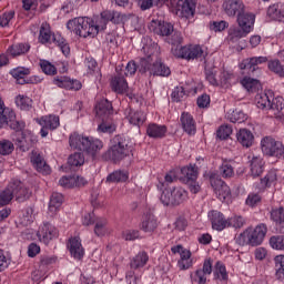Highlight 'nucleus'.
<instances>
[{"mask_svg": "<svg viewBox=\"0 0 284 284\" xmlns=\"http://www.w3.org/2000/svg\"><path fill=\"white\" fill-rule=\"evenodd\" d=\"M103 141L99 138L85 136L79 133H73L72 136V148H73V158L72 165L73 168H81L85 163V155L90 156L92 161L101 154L103 150ZM85 154V155H84Z\"/></svg>", "mask_w": 284, "mask_h": 284, "instance_id": "obj_1", "label": "nucleus"}, {"mask_svg": "<svg viewBox=\"0 0 284 284\" xmlns=\"http://www.w3.org/2000/svg\"><path fill=\"white\" fill-rule=\"evenodd\" d=\"M267 236V224L260 223L256 226L246 227L237 237L240 245H248L250 247H258L263 245V241Z\"/></svg>", "mask_w": 284, "mask_h": 284, "instance_id": "obj_2", "label": "nucleus"}, {"mask_svg": "<svg viewBox=\"0 0 284 284\" xmlns=\"http://www.w3.org/2000/svg\"><path fill=\"white\" fill-rule=\"evenodd\" d=\"M126 156H130V146L125 142V138L121 135L113 136L110 148L103 154V159L112 163H121Z\"/></svg>", "mask_w": 284, "mask_h": 284, "instance_id": "obj_3", "label": "nucleus"}, {"mask_svg": "<svg viewBox=\"0 0 284 284\" xmlns=\"http://www.w3.org/2000/svg\"><path fill=\"white\" fill-rule=\"evenodd\" d=\"M160 201L166 207H179L190 201V193L182 186L165 189L160 196Z\"/></svg>", "mask_w": 284, "mask_h": 284, "instance_id": "obj_4", "label": "nucleus"}, {"mask_svg": "<svg viewBox=\"0 0 284 284\" xmlns=\"http://www.w3.org/2000/svg\"><path fill=\"white\" fill-rule=\"evenodd\" d=\"M23 199L28 196V189L19 180H11V183L0 192V207H6L12 203V199Z\"/></svg>", "mask_w": 284, "mask_h": 284, "instance_id": "obj_5", "label": "nucleus"}, {"mask_svg": "<svg viewBox=\"0 0 284 284\" xmlns=\"http://www.w3.org/2000/svg\"><path fill=\"white\" fill-rule=\"evenodd\" d=\"M166 1V6L171 8L178 17L182 19H194L196 14V6L199 0H160Z\"/></svg>", "mask_w": 284, "mask_h": 284, "instance_id": "obj_6", "label": "nucleus"}, {"mask_svg": "<svg viewBox=\"0 0 284 284\" xmlns=\"http://www.w3.org/2000/svg\"><path fill=\"white\" fill-rule=\"evenodd\" d=\"M171 52L176 59H185V61H194L205 57V50L201 44H185L180 48H172Z\"/></svg>", "mask_w": 284, "mask_h": 284, "instance_id": "obj_7", "label": "nucleus"}, {"mask_svg": "<svg viewBox=\"0 0 284 284\" xmlns=\"http://www.w3.org/2000/svg\"><path fill=\"white\" fill-rule=\"evenodd\" d=\"M214 272V260L206 257L202 262V267L191 272L190 278L192 284H207L210 283V276Z\"/></svg>", "mask_w": 284, "mask_h": 284, "instance_id": "obj_8", "label": "nucleus"}, {"mask_svg": "<svg viewBox=\"0 0 284 284\" xmlns=\"http://www.w3.org/2000/svg\"><path fill=\"white\" fill-rule=\"evenodd\" d=\"M210 183L219 201H222V203H230L232 201V189H230L225 181L217 178L216 174H211Z\"/></svg>", "mask_w": 284, "mask_h": 284, "instance_id": "obj_9", "label": "nucleus"}, {"mask_svg": "<svg viewBox=\"0 0 284 284\" xmlns=\"http://www.w3.org/2000/svg\"><path fill=\"white\" fill-rule=\"evenodd\" d=\"M262 152L266 156H275V159H284L283 142L276 141L272 136H265L261 141Z\"/></svg>", "mask_w": 284, "mask_h": 284, "instance_id": "obj_10", "label": "nucleus"}, {"mask_svg": "<svg viewBox=\"0 0 284 284\" xmlns=\"http://www.w3.org/2000/svg\"><path fill=\"white\" fill-rule=\"evenodd\" d=\"M73 32H75L78 37H83V39H87V37H97V29L92 28V18H75L73 20Z\"/></svg>", "mask_w": 284, "mask_h": 284, "instance_id": "obj_11", "label": "nucleus"}, {"mask_svg": "<svg viewBox=\"0 0 284 284\" xmlns=\"http://www.w3.org/2000/svg\"><path fill=\"white\" fill-rule=\"evenodd\" d=\"M172 254H179L178 267L181 271L191 270L194 267V260L192 258V251L190 248L183 247V245L178 244L171 247Z\"/></svg>", "mask_w": 284, "mask_h": 284, "instance_id": "obj_12", "label": "nucleus"}, {"mask_svg": "<svg viewBox=\"0 0 284 284\" xmlns=\"http://www.w3.org/2000/svg\"><path fill=\"white\" fill-rule=\"evenodd\" d=\"M11 128V130L19 131L21 129V123L17 121V115L14 111L6 109L3 100L0 98V128Z\"/></svg>", "mask_w": 284, "mask_h": 284, "instance_id": "obj_13", "label": "nucleus"}, {"mask_svg": "<svg viewBox=\"0 0 284 284\" xmlns=\"http://www.w3.org/2000/svg\"><path fill=\"white\" fill-rule=\"evenodd\" d=\"M38 241L44 245H50L52 241L59 239V229L50 222H44L37 232Z\"/></svg>", "mask_w": 284, "mask_h": 284, "instance_id": "obj_14", "label": "nucleus"}, {"mask_svg": "<svg viewBox=\"0 0 284 284\" xmlns=\"http://www.w3.org/2000/svg\"><path fill=\"white\" fill-rule=\"evenodd\" d=\"M209 221L212 225V230L216 232H223V230H227L230 227L229 217H225L221 211L212 210L207 213Z\"/></svg>", "mask_w": 284, "mask_h": 284, "instance_id": "obj_15", "label": "nucleus"}, {"mask_svg": "<svg viewBox=\"0 0 284 284\" xmlns=\"http://www.w3.org/2000/svg\"><path fill=\"white\" fill-rule=\"evenodd\" d=\"M149 29L158 37H170L174 34V24L161 20H152Z\"/></svg>", "mask_w": 284, "mask_h": 284, "instance_id": "obj_16", "label": "nucleus"}, {"mask_svg": "<svg viewBox=\"0 0 284 284\" xmlns=\"http://www.w3.org/2000/svg\"><path fill=\"white\" fill-rule=\"evenodd\" d=\"M110 88L112 92L115 94H128L130 93V84L128 83V79H125V75L116 74L111 77L110 79Z\"/></svg>", "mask_w": 284, "mask_h": 284, "instance_id": "obj_17", "label": "nucleus"}, {"mask_svg": "<svg viewBox=\"0 0 284 284\" xmlns=\"http://www.w3.org/2000/svg\"><path fill=\"white\" fill-rule=\"evenodd\" d=\"M222 10L227 17H239L245 12V3L243 0H224Z\"/></svg>", "mask_w": 284, "mask_h": 284, "instance_id": "obj_18", "label": "nucleus"}, {"mask_svg": "<svg viewBox=\"0 0 284 284\" xmlns=\"http://www.w3.org/2000/svg\"><path fill=\"white\" fill-rule=\"evenodd\" d=\"M180 125L185 134L194 136L196 134V120L194 115L187 111H183L180 115Z\"/></svg>", "mask_w": 284, "mask_h": 284, "instance_id": "obj_19", "label": "nucleus"}, {"mask_svg": "<svg viewBox=\"0 0 284 284\" xmlns=\"http://www.w3.org/2000/svg\"><path fill=\"white\" fill-rule=\"evenodd\" d=\"M146 135L150 139H165L168 136V125L151 122L146 126Z\"/></svg>", "mask_w": 284, "mask_h": 284, "instance_id": "obj_20", "label": "nucleus"}, {"mask_svg": "<svg viewBox=\"0 0 284 284\" xmlns=\"http://www.w3.org/2000/svg\"><path fill=\"white\" fill-rule=\"evenodd\" d=\"M251 175L256 179L265 172V160L261 155H253L250 161Z\"/></svg>", "mask_w": 284, "mask_h": 284, "instance_id": "obj_21", "label": "nucleus"}, {"mask_svg": "<svg viewBox=\"0 0 284 284\" xmlns=\"http://www.w3.org/2000/svg\"><path fill=\"white\" fill-rule=\"evenodd\" d=\"M19 148L23 152L30 150V148H34L37 143H39V139L32 131H23L21 133V139L18 140Z\"/></svg>", "mask_w": 284, "mask_h": 284, "instance_id": "obj_22", "label": "nucleus"}, {"mask_svg": "<svg viewBox=\"0 0 284 284\" xmlns=\"http://www.w3.org/2000/svg\"><path fill=\"white\" fill-rule=\"evenodd\" d=\"M271 99L272 100L268 104L267 114L272 119H278V116H281V112H283V109H284V99L281 95H277L275 98L273 95Z\"/></svg>", "mask_w": 284, "mask_h": 284, "instance_id": "obj_23", "label": "nucleus"}, {"mask_svg": "<svg viewBox=\"0 0 284 284\" xmlns=\"http://www.w3.org/2000/svg\"><path fill=\"white\" fill-rule=\"evenodd\" d=\"M256 21V16L254 13L242 12L237 16V24L245 32H252L254 30V22Z\"/></svg>", "mask_w": 284, "mask_h": 284, "instance_id": "obj_24", "label": "nucleus"}, {"mask_svg": "<svg viewBox=\"0 0 284 284\" xmlns=\"http://www.w3.org/2000/svg\"><path fill=\"white\" fill-rule=\"evenodd\" d=\"M31 73H32V69L27 67H18L10 71L11 77L16 79L19 85H26V81Z\"/></svg>", "mask_w": 284, "mask_h": 284, "instance_id": "obj_25", "label": "nucleus"}, {"mask_svg": "<svg viewBox=\"0 0 284 284\" xmlns=\"http://www.w3.org/2000/svg\"><path fill=\"white\" fill-rule=\"evenodd\" d=\"M54 37H58V36H54L52 33L50 23L43 22L39 31V37H38L39 43H42L43 45H45V43H52V41L54 42Z\"/></svg>", "mask_w": 284, "mask_h": 284, "instance_id": "obj_26", "label": "nucleus"}, {"mask_svg": "<svg viewBox=\"0 0 284 284\" xmlns=\"http://www.w3.org/2000/svg\"><path fill=\"white\" fill-rule=\"evenodd\" d=\"M95 112L98 116H110L114 114V106L108 99H101L95 104Z\"/></svg>", "mask_w": 284, "mask_h": 284, "instance_id": "obj_27", "label": "nucleus"}, {"mask_svg": "<svg viewBox=\"0 0 284 284\" xmlns=\"http://www.w3.org/2000/svg\"><path fill=\"white\" fill-rule=\"evenodd\" d=\"M270 216H271V221H273V223H275L277 226H280L278 232H281V234L284 233V207L283 206H278L275 209H272L270 212Z\"/></svg>", "mask_w": 284, "mask_h": 284, "instance_id": "obj_28", "label": "nucleus"}, {"mask_svg": "<svg viewBox=\"0 0 284 284\" xmlns=\"http://www.w3.org/2000/svg\"><path fill=\"white\" fill-rule=\"evenodd\" d=\"M150 261V255L148 252L142 251L139 252L131 261L130 267L131 270H141V267H145L148 262Z\"/></svg>", "mask_w": 284, "mask_h": 284, "instance_id": "obj_29", "label": "nucleus"}, {"mask_svg": "<svg viewBox=\"0 0 284 284\" xmlns=\"http://www.w3.org/2000/svg\"><path fill=\"white\" fill-rule=\"evenodd\" d=\"M100 17L106 22V23H121L123 22V19H125V16H123L119 11H112V10H104L100 13Z\"/></svg>", "mask_w": 284, "mask_h": 284, "instance_id": "obj_30", "label": "nucleus"}, {"mask_svg": "<svg viewBox=\"0 0 284 284\" xmlns=\"http://www.w3.org/2000/svg\"><path fill=\"white\" fill-rule=\"evenodd\" d=\"M63 194L61 193H52L49 202V212L51 213V216H54L59 210H61V206L63 205Z\"/></svg>", "mask_w": 284, "mask_h": 284, "instance_id": "obj_31", "label": "nucleus"}, {"mask_svg": "<svg viewBox=\"0 0 284 284\" xmlns=\"http://www.w3.org/2000/svg\"><path fill=\"white\" fill-rule=\"evenodd\" d=\"M236 139L243 148H252V143H254V134L247 129H240L236 133Z\"/></svg>", "mask_w": 284, "mask_h": 284, "instance_id": "obj_32", "label": "nucleus"}, {"mask_svg": "<svg viewBox=\"0 0 284 284\" xmlns=\"http://www.w3.org/2000/svg\"><path fill=\"white\" fill-rule=\"evenodd\" d=\"M30 52V45L28 43H17L12 44L7 49V54L9 57H21V54H28Z\"/></svg>", "mask_w": 284, "mask_h": 284, "instance_id": "obj_33", "label": "nucleus"}, {"mask_svg": "<svg viewBox=\"0 0 284 284\" xmlns=\"http://www.w3.org/2000/svg\"><path fill=\"white\" fill-rule=\"evenodd\" d=\"M213 276L215 281H225L227 282L230 278V275L227 273V267H225V264L221 261H217L214 265L213 270Z\"/></svg>", "mask_w": 284, "mask_h": 284, "instance_id": "obj_34", "label": "nucleus"}, {"mask_svg": "<svg viewBox=\"0 0 284 284\" xmlns=\"http://www.w3.org/2000/svg\"><path fill=\"white\" fill-rule=\"evenodd\" d=\"M159 227V221L152 215H145L140 224L142 232H155Z\"/></svg>", "mask_w": 284, "mask_h": 284, "instance_id": "obj_35", "label": "nucleus"}, {"mask_svg": "<svg viewBox=\"0 0 284 284\" xmlns=\"http://www.w3.org/2000/svg\"><path fill=\"white\" fill-rule=\"evenodd\" d=\"M38 123L49 130H57L60 125L59 116L57 115H44L38 120Z\"/></svg>", "mask_w": 284, "mask_h": 284, "instance_id": "obj_36", "label": "nucleus"}, {"mask_svg": "<svg viewBox=\"0 0 284 284\" xmlns=\"http://www.w3.org/2000/svg\"><path fill=\"white\" fill-rule=\"evenodd\" d=\"M273 93H258L255 97V105L258 110H270V102L272 100Z\"/></svg>", "mask_w": 284, "mask_h": 284, "instance_id": "obj_37", "label": "nucleus"}, {"mask_svg": "<svg viewBox=\"0 0 284 284\" xmlns=\"http://www.w3.org/2000/svg\"><path fill=\"white\" fill-rule=\"evenodd\" d=\"M241 85H243V88L245 90H247V92H258V89L261 88V81L251 77L245 75L241 81H240Z\"/></svg>", "mask_w": 284, "mask_h": 284, "instance_id": "obj_38", "label": "nucleus"}, {"mask_svg": "<svg viewBox=\"0 0 284 284\" xmlns=\"http://www.w3.org/2000/svg\"><path fill=\"white\" fill-rule=\"evenodd\" d=\"M183 176L189 181H196L199 179V166L196 164H189L181 169Z\"/></svg>", "mask_w": 284, "mask_h": 284, "instance_id": "obj_39", "label": "nucleus"}, {"mask_svg": "<svg viewBox=\"0 0 284 284\" xmlns=\"http://www.w3.org/2000/svg\"><path fill=\"white\" fill-rule=\"evenodd\" d=\"M234 132V129H232V125L230 124H222L217 128L215 132V136L219 141H227L230 136H232V133Z\"/></svg>", "mask_w": 284, "mask_h": 284, "instance_id": "obj_40", "label": "nucleus"}, {"mask_svg": "<svg viewBox=\"0 0 284 284\" xmlns=\"http://www.w3.org/2000/svg\"><path fill=\"white\" fill-rule=\"evenodd\" d=\"M152 72L154 77H170L172 74V70L170 67L165 65L163 62L156 61L152 67Z\"/></svg>", "mask_w": 284, "mask_h": 284, "instance_id": "obj_41", "label": "nucleus"}, {"mask_svg": "<svg viewBox=\"0 0 284 284\" xmlns=\"http://www.w3.org/2000/svg\"><path fill=\"white\" fill-rule=\"evenodd\" d=\"M72 254L73 258L77 261H81L83 256H85V250L83 248V245H81V240L74 237L72 240Z\"/></svg>", "mask_w": 284, "mask_h": 284, "instance_id": "obj_42", "label": "nucleus"}, {"mask_svg": "<svg viewBox=\"0 0 284 284\" xmlns=\"http://www.w3.org/2000/svg\"><path fill=\"white\" fill-rule=\"evenodd\" d=\"M128 120L131 125H138L141 128V125L145 123V115H143V112L141 111H130Z\"/></svg>", "mask_w": 284, "mask_h": 284, "instance_id": "obj_43", "label": "nucleus"}, {"mask_svg": "<svg viewBox=\"0 0 284 284\" xmlns=\"http://www.w3.org/2000/svg\"><path fill=\"white\" fill-rule=\"evenodd\" d=\"M276 181H278V176L276 175V171L271 170L266 173L264 178L260 180L262 187H272V185H276Z\"/></svg>", "mask_w": 284, "mask_h": 284, "instance_id": "obj_44", "label": "nucleus"}, {"mask_svg": "<svg viewBox=\"0 0 284 284\" xmlns=\"http://www.w3.org/2000/svg\"><path fill=\"white\" fill-rule=\"evenodd\" d=\"M130 176L123 171H114L106 176L108 183H125Z\"/></svg>", "mask_w": 284, "mask_h": 284, "instance_id": "obj_45", "label": "nucleus"}, {"mask_svg": "<svg viewBox=\"0 0 284 284\" xmlns=\"http://www.w3.org/2000/svg\"><path fill=\"white\" fill-rule=\"evenodd\" d=\"M248 70L251 72H256L258 70V65H263V63H267V57H253L246 59Z\"/></svg>", "mask_w": 284, "mask_h": 284, "instance_id": "obj_46", "label": "nucleus"}, {"mask_svg": "<svg viewBox=\"0 0 284 284\" xmlns=\"http://www.w3.org/2000/svg\"><path fill=\"white\" fill-rule=\"evenodd\" d=\"M220 174L222 179L234 178V166L230 161H223V163L220 166Z\"/></svg>", "mask_w": 284, "mask_h": 284, "instance_id": "obj_47", "label": "nucleus"}, {"mask_svg": "<svg viewBox=\"0 0 284 284\" xmlns=\"http://www.w3.org/2000/svg\"><path fill=\"white\" fill-rule=\"evenodd\" d=\"M14 152V143L10 140H1L0 141V155L1 156H10Z\"/></svg>", "mask_w": 284, "mask_h": 284, "instance_id": "obj_48", "label": "nucleus"}, {"mask_svg": "<svg viewBox=\"0 0 284 284\" xmlns=\"http://www.w3.org/2000/svg\"><path fill=\"white\" fill-rule=\"evenodd\" d=\"M98 132L102 133H109L112 134V132H116V124H114L113 120H103L99 125H98Z\"/></svg>", "mask_w": 284, "mask_h": 284, "instance_id": "obj_49", "label": "nucleus"}, {"mask_svg": "<svg viewBox=\"0 0 284 284\" xmlns=\"http://www.w3.org/2000/svg\"><path fill=\"white\" fill-rule=\"evenodd\" d=\"M53 43L55 45H58V48H60V50H61L62 54H64V57H70V44H68V42H65V39H63V37L54 36Z\"/></svg>", "mask_w": 284, "mask_h": 284, "instance_id": "obj_50", "label": "nucleus"}, {"mask_svg": "<svg viewBox=\"0 0 284 284\" xmlns=\"http://www.w3.org/2000/svg\"><path fill=\"white\" fill-rule=\"evenodd\" d=\"M284 6L281 8L280 3H275L268 7L267 14L272 17V19H284Z\"/></svg>", "mask_w": 284, "mask_h": 284, "instance_id": "obj_51", "label": "nucleus"}, {"mask_svg": "<svg viewBox=\"0 0 284 284\" xmlns=\"http://www.w3.org/2000/svg\"><path fill=\"white\" fill-rule=\"evenodd\" d=\"M16 104L21 110H30L32 108V99L27 95H18L16 98Z\"/></svg>", "mask_w": 284, "mask_h": 284, "instance_id": "obj_52", "label": "nucleus"}, {"mask_svg": "<svg viewBox=\"0 0 284 284\" xmlns=\"http://www.w3.org/2000/svg\"><path fill=\"white\" fill-rule=\"evenodd\" d=\"M267 68L271 72L278 74V77H284V65L281 64L280 60L268 61Z\"/></svg>", "mask_w": 284, "mask_h": 284, "instance_id": "obj_53", "label": "nucleus"}, {"mask_svg": "<svg viewBox=\"0 0 284 284\" xmlns=\"http://www.w3.org/2000/svg\"><path fill=\"white\" fill-rule=\"evenodd\" d=\"M40 68L44 74H48L49 77H54L57 74V67L52 64L48 60H41L40 61Z\"/></svg>", "mask_w": 284, "mask_h": 284, "instance_id": "obj_54", "label": "nucleus"}, {"mask_svg": "<svg viewBox=\"0 0 284 284\" xmlns=\"http://www.w3.org/2000/svg\"><path fill=\"white\" fill-rule=\"evenodd\" d=\"M209 28L210 30H212V32H223L224 30H227V28H230V23L225 20L211 21L209 23Z\"/></svg>", "mask_w": 284, "mask_h": 284, "instance_id": "obj_55", "label": "nucleus"}, {"mask_svg": "<svg viewBox=\"0 0 284 284\" xmlns=\"http://www.w3.org/2000/svg\"><path fill=\"white\" fill-rule=\"evenodd\" d=\"M263 201V196H261L258 193H250L245 200V203L248 207H257V205H261Z\"/></svg>", "mask_w": 284, "mask_h": 284, "instance_id": "obj_56", "label": "nucleus"}, {"mask_svg": "<svg viewBox=\"0 0 284 284\" xmlns=\"http://www.w3.org/2000/svg\"><path fill=\"white\" fill-rule=\"evenodd\" d=\"M229 227H235V230H241L245 225V219L241 215H233L229 217Z\"/></svg>", "mask_w": 284, "mask_h": 284, "instance_id": "obj_57", "label": "nucleus"}, {"mask_svg": "<svg viewBox=\"0 0 284 284\" xmlns=\"http://www.w3.org/2000/svg\"><path fill=\"white\" fill-rule=\"evenodd\" d=\"M92 28H94L97 37L99 32L108 28V22L101 16L97 17L95 19H92Z\"/></svg>", "mask_w": 284, "mask_h": 284, "instance_id": "obj_58", "label": "nucleus"}, {"mask_svg": "<svg viewBox=\"0 0 284 284\" xmlns=\"http://www.w3.org/2000/svg\"><path fill=\"white\" fill-rule=\"evenodd\" d=\"M270 245L273 250H284V235L271 236Z\"/></svg>", "mask_w": 284, "mask_h": 284, "instance_id": "obj_59", "label": "nucleus"}, {"mask_svg": "<svg viewBox=\"0 0 284 284\" xmlns=\"http://www.w3.org/2000/svg\"><path fill=\"white\" fill-rule=\"evenodd\" d=\"M211 98H210V94L207 93H204L200 97H197L196 99V105L197 108H200L201 110H205L207 108H210V103H211Z\"/></svg>", "mask_w": 284, "mask_h": 284, "instance_id": "obj_60", "label": "nucleus"}, {"mask_svg": "<svg viewBox=\"0 0 284 284\" xmlns=\"http://www.w3.org/2000/svg\"><path fill=\"white\" fill-rule=\"evenodd\" d=\"M14 19V11H8L0 16V27L8 28L10 22Z\"/></svg>", "mask_w": 284, "mask_h": 284, "instance_id": "obj_61", "label": "nucleus"}, {"mask_svg": "<svg viewBox=\"0 0 284 284\" xmlns=\"http://www.w3.org/2000/svg\"><path fill=\"white\" fill-rule=\"evenodd\" d=\"M32 221V209L27 207L20 212V223L28 225Z\"/></svg>", "mask_w": 284, "mask_h": 284, "instance_id": "obj_62", "label": "nucleus"}, {"mask_svg": "<svg viewBox=\"0 0 284 284\" xmlns=\"http://www.w3.org/2000/svg\"><path fill=\"white\" fill-rule=\"evenodd\" d=\"M105 225H108V220L101 219L95 223L94 233L97 236L105 235Z\"/></svg>", "mask_w": 284, "mask_h": 284, "instance_id": "obj_63", "label": "nucleus"}, {"mask_svg": "<svg viewBox=\"0 0 284 284\" xmlns=\"http://www.w3.org/2000/svg\"><path fill=\"white\" fill-rule=\"evenodd\" d=\"M172 48H180L179 45L183 44V36L179 31H173V34L170 40Z\"/></svg>", "mask_w": 284, "mask_h": 284, "instance_id": "obj_64", "label": "nucleus"}]
</instances>
